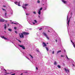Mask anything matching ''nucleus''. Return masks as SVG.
<instances>
[{
    "label": "nucleus",
    "mask_w": 75,
    "mask_h": 75,
    "mask_svg": "<svg viewBox=\"0 0 75 75\" xmlns=\"http://www.w3.org/2000/svg\"><path fill=\"white\" fill-rule=\"evenodd\" d=\"M5 73H6V74H10L9 73H7V72H5Z\"/></svg>",
    "instance_id": "obj_30"
},
{
    "label": "nucleus",
    "mask_w": 75,
    "mask_h": 75,
    "mask_svg": "<svg viewBox=\"0 0 75 75\" xmlns=\"http://www.w3.org/2000/svg\"><path fill=\"white\" fill-rule=\"evenodd\" d=\"M47 44H48V43H47Z\"/></svg>",
    "instance_id": "obj_55"
},
{
    "label": "nucleus",
    "mask_w": 75,
    "mask_h": 75,
    "mask_svg": "<svg viewBox=\"0 0 75 75\" xmlns=\"http://www.w3.org/2000/svg\"><path fill=\"white\" fill-rule=\"evenodd\" d=\"M5 16H6V15H7V13H5Z\"/></svg>",
    "instance_id": "obj_28"
},
{
    "label": "nucleus",
    "mask_w": 75,
    "mask_h": 75,
    "mask_svg": "<svg viewBox=\"0 0 75 75\" xmlns=\"http://www.w3.org/2000/svg\"><path fill=\"white\" fill-rule=\"evenodd\" d=\"M42 34L43 35H45V37H46L47 38V39H48V40H49V39H50L48 37V35H47V34H46V33H45V32H43Z\"/></svg>",
    "instance_id": "obj_2"
},
{
    "label": "nucleus",
    "mask_w": 75,
    "mask_h": 75,
    "mask_svg": "<svg viewBox=\"0 0 75 75\" xmlns=\"http://www.w3.org/2000/svg\"><path fill=\"white\" fill-rule=\"evenodd\" d=\"M19 46L20 47H21V48H22L23 49V50H25V47L23 46V45H19Z\"/></svg>",
    "instance_id": "obj_3"
},
{
    "label": "nucleus",
    "mask_w": 75,
    "mask_h": 75,
    "mask_svg": "<svg viewBox=\"0 0 75 75\" xmlns=\"http://www.w3.org/2000/svg\"><path fill=\"white\" fill-rule=\"evenodd\" d=\"M23 8H25V9L26 8L24 7H23Z\"/></svg>",
    "instance_id": "obj_44"
},
{
    "label": "nucleus",
    "mask_w": 75,
    "mask_h": 75,
    "mask_svg": "<svg viewBox=\"0 0 75 75\" xmlns=\"http://www.w3.org/2000/svg\"><path fill=\"white\" fill-rule=\"evenodd\" d=\"M54 54V51H53L52 54Z\"/></svg>",
    "instance_id": "obj_31"
},
{
    "label": "nucleus",
    "mask_w": 75,
    "mask_h": 75,
    "mask_svg": "<svg viewBox=\"0 0 75 75\" xmlns=\"http://www.w3.org/2000/svg\"><path fill=\"white\" fill-rule=\"evenodd\" d=\"M1 38H2L3 39H4V40H8V39L4 37V36H1Z\"/></svg>",
    "instance_id": "obj_7"
},
{
    "label": "nucleus",
    "mask_w": 75,
    "mask_h": 75,
    "mask_svg": "<svg viewBox=\"0 0 75 75\" xmlns=\"http://www.w3.org/2000/svg\"><path fill=\"white\" fill-rule=\"evenodd\" d=\"M26 15H28V13H27L26 14Z\"/></svg>",
    "instance_id": "obj_49"
},
{
    "label": "nucleus",
    "mask_w": 75,
    "mask_h": 75,
    "mask_svg": "<svg viewBox=\"0 0 75 75\" xmlns=\"http://www.w3.org/2000/svg\"><path fill=\"white\" fill-rule=\"evenodd\" d=\"M8 26H9V24H7V26L8 27Z\"/></svg>",
    "instance_id": "obj_37"
},
{
    "label": "nucleus",
    "mask_w": 75,
    "mask_h": 75,
    "mask_svg": "<svg viewBox=\"0 0 75 75\" xmlns=\"http://www.w3.org/2000/svg\"><path fill=\"white\" fill-rule=\"evenodd\" d=\"M57 62H56V61L54 62V65H57Z\"/></svg>",
    "instance_id": "obj_16"
},
{
    "label": "nucleus",
    "mask_w": 75,
    "mask_h": 75,
    "mask_svg": "<svg viewBox=\"0 0 75 75\" xmlns=\"http://www.w3.org/2000/svg\"><path fill=\"white\" fill-rule=\"evenodd\" d=\"M69 22H70V19H69L68 21L67 24L68 25H69Z\"/></svg>",
    "instance_id": "obj_9"
},
{
    "label": "nucleus",
    "mask_w": 75,
    "mask_h": 75,
    "mask_svg": "<svg viewBox=\"0 0 75 75\" xmlns=\"http://www.w3.org/2000/svg\"><path fill=\"white\" fill-rule=\"evenodd\" d=\"M20 4V2H19L18 3V4Z\"/></svg>",
    "instance_id": "obj_35"
},
{
    "label": "nucleus",
    "mask_w": 75,
    "mask_h": 75,
    "mask_svg": "<svg viewBox=\"0 0 75 75\" xmlns=\"http://www.w3.org/2000/svg\"><path fill=\"white\" fill-rule=\"evenodd\" d=\"M18 6H20V4H18Z\"/></svg>",
    "instance_id": "obj_38"
},
{
    "label": "nucleus",
    "mask_w": 75,
    "mask_h": 75,
    "mask_svg": "<svg viewBox=\"0 0 75 75\" xmlns=\"http://www.w3.org/2000/svg\"><path fill=\"white\" fill-rule=\"evenodd\" d=\"M31 30L32 29H30Z\"/></svg>",
    "instance_id": "obj_58"
},
{
    "label": "nucleus",
    "mask_w": 75,
    "mask_h": 75,
    "mask_svg": "<svg viewBox=\"0 0 75 75\" xmlns=\"http://www.w3.org/2000/svg\"><path fill=\"white\" fill-rule=\"evenodd\" d=\"M36 69L38 70V68L37 67H36Z\"/></svg>",
    "instance_id": "obj_46"
},
{
    "label": "nucleus",
    "mask_w": 75,
    "mask_h": 75,
    "mask_svg": "<svg viewBox=\"0 0 75 75\" xmlns=\"http://www.w3.org/2000/svg\"><path fill=\"white\" fill-rule=\"evenodd\" d=\"M30 15V14H28V15Z\"/></svg>",
    "instance_id": "obj_56"
},
{
    "label": "nucleus",
    "mask_w": 75,
    "mask_h": 75,
    "mask_svg": "<svg viewBox=\"0 0 75 75\" xmlns=\"http://www.w3.org/2000/svg\"><path fill=\"white\" fill-rule=\"evenodd\" d=\"M37 51L38 52H39V50H37Z\"/></svg>",
    "instance_id": "obj_48"
},
{
    "label": "nucleus",
    "mask_w": 75,
    "mask_h": 75,
    "mask_svg": "<svg viewBox=\"0 0 75 75\" xmlns=\"http://www.w3.org/2000/svg\"><path fill=\"white\" fill-rule=\"evenodd\" d=\"M64 56H63V55H61V57H64Z\"/></svg>",
    "instance_id": "obj_40"
},
{
    "label": "nucleus",
    "mask_w": 75,
    "mask_h": 75,
    "mask_svg": "<svg viewBox=\"0 0 75 75\" xmlns=\"http://www.w3.org/2000/svg\"><path fill=\"white\" fill-rule=\"evenodd\" d=\"M15 4H17V2H14Z\"/></svg>",
    "instance_id": "obj_26"
},
{
    "label": "nucleus",
    "mask_w": 75,
    "mask_h": 75,
    "mask_svg": "<svg viewBox=\"0 0 75 75\" xmlns=\"http://www.w3.org/2000/svg\"><path fill=\"white\" fill-rule=\"evenodd\" d=\"M23 33H21V35L19 33V35L20 37V38H24V35H28L30 34L29 33H28L25 32H23Z\"/></svg>",
    "instance_id": "obj_1"
},
{
    "label": "nucleus",
    "mask_w": 75,
    "mask_h": 75,
    "mask_svg": "<svg viewBox=\"0 0 75 75\" xmlns=\"http://www.w3.org/2000/svg\"><path fill=\"white\" fill-rule=\"evenodd\" d=\"M4 70L6 71V70L5 69H4Z\"/></svg>",
    "instance_id": "obj_41"
},
{
    "label": "nucleus",
    "mask_w": 75,
    "mask_h": 75,
    "mask_svg": "<svg viewBox=\"0 0 75 75\" xmlns=\"http://www.w3.org/2000/svg\"><path fill=\"white\" fill-rule=\"evenodd\" d=\"M21 75H23V73L21 74Z\"/></svg>",
    "instance_id": "obj_52"
},
{
    "label": "nucleus",
    "mask_w": 75,
    "mask_h": 75,
    "mask_svg": "<svg viewBox=\"0 0 75 75\" xmlns=\"http://www.w3.org/2000/svg\"><path fill=\"white\" fill-rule=\"evenodd\" d=\"M43 46L44 47L45 46H47V45L46 44H45V43L43 42Z\"/></svg>",
    "instance_id": "obj_5"
},
{
    "label": "nucleus",
    "mask_w": 75,
    "mask_h": 75,
    "mask_svg": "<svg viewBox=\"0 0 75 75\" xmlns=\"http://www.w3.org/2000/svg\"><path fill=\"white\" fill-rule=\"evenodd\" d=\"M66 57H67V59H69V58H68V56H66Z\"/></svg>",
    "instance_id": "obj_32"
},
{
    "label": "nucleus",
    "mask_w": 75,
    "mask_h": 75,
    "mask_svg": "<svg viewBox=\"0 0 75 75\" xmlns=\"http://www.w3.org/2000/svg\"><path fill=\"white\" fill-rule=\"evenodd\" d=\"M38 14H39V15H40V14H41V11L40 10H39Z\"/></svg>",
    "instance_id": "obj_10"
},
{
    "label": "nucleus",
    "mask_w": 75,
    "mask_h": 75,
    "mask_svg": "<svg viewBox=\"0 0 75 75\" xmlns=\"http://www.w3.org/2000/svg\"><path fill=\"white\" fill-rule=\"evenodd\" d=\"M6 27H7V25H6V24H5L4 25V28L5 30H6Z\"/></svg>",
    "instance_id": "obj_8"
},
{
    "label": "nucleus",
    "mask_w": 75,
    "mask_h": 75,
    "mask_svg": "<svg viewBox=\"0 0 75 75\" xmlns=\"http://www.w3.org/2000/svg\"><path fill=\"white\" fill-rule=\"evenodd\" d=\"M73 65L74 66V64H73Z\"/></svg>",
    "instance_id": "obj_59"
},
{
    "label": "nucleus",
    "mask_w": 75,
    "mask_h": 75,
    "mask_svg": "<svg viewBox=\"0 0 75 75\" xmlns=\"http://www.w3.org/2000/svg\"><path fill=\"white\" fill-rule=\"evenodd\" d=\"M2 9L3 10H5V9H3V8H2Z\"/></svg>",
    "instance_id": "obj_36"
},
{
    "label": "nucleus",
    "mask_w": 75,
    "mask_h": 75,
    "mask_svg": "<svg viewBox=\"0 0 75 75\" xmlns=\"http://www.w3.org/2000/svg\"><path fill=\"white\" fill-rule=\"evenodd\" d=\"M12 23V24H14V23Z\"/></svg>",
    "instance_id": "obj_53"
},
{
    "label": "nucleus",
    "mask_w": 75,
    "mask_h": 75,
    "mask_svg": "<svg viewBox=\"0 0 75 75\" xmlns=\"http://www.w3.org/2000/svg\"><path fill=\"white\" fill-rule=\"evenodd\" d=\"M23 8H25V9L26 8L24 7H23Z\"/></svg>",
    "instance_id": "obj_43"
},
{
    "label": "nucleus",
    "mask_w": 75,
    "mask_h": 75,
    "mask_svg": "<svg viewBox=\"0 0 75 75\" xmlns=\"http://www.w3.org/2000/svg\"><path fill=\"white\" fill-rule=\"evenodd\" d=\"M4 75H7V74H4Z\"/></svg>",
    "instance_id": "obj_57"
},
{
    "label": "nucleus",
    "mask_w": 75,
    "mask_h": 75,
    "mask_svg": "<svg viewBox=\"0 0 75 75\" xmlns=\"http://www.w3.org/2000/svg\"><path fill=\"white\" fill-rule=\"evenodd\" d=\"M42 10V8H40V9L39 10H40H40Z\"/></svg>",
    "instance_id": "obj_20"
},
{
    "label": "nucleus",
    "mask_w": 75,
    "mask_h": 75,
    "mask_svg": "<svg viewBox=\"0 0 75 75\" xmlns=\"http://www.w3.org/2000/svg\"><path fill=\"white\" fill-rule=\"evenodd\" d=\"M14 24H15V25H16L17 24H18L17 23H14Z\"/></svg>",
    "instance_id": "obj_34"
},
{
    "label": "nucleus",
    "mask_w": 75,
    "mask_h": 75,
    "mask_svg": "<svg viewBox=\"0 0 75 75\" xmlns=\"http://www.w3.org/2000/svg\"><path fill=\"white\" fill-rule=\"evenodd\" d=\"M34 21H35V22L36 23H37V21H36V20H34Z\"/></svg>",
    "instance_id": "obj_22"
},
{
    "label": "nucleus",
    "mask_w": 75,
    "mask_h": 75,
    "mask_svg": "<svg viewBox=\"0 0 75 75\" xmlns=\"http://www.w3.org/2000/svg\"><path fill=\"white\" fill-rule=\"evenodd\" d=\"M71 42H72V41L71 40Z\"/></svg>",
    "instance_id": "obj_51"
},
{
    "label": "nucleus",
    "mask_w": 75,
    "mask_h": 75,
    "mask_svg": "<svg viewBox=\"0 0 75 75\" xmlns=\"http://www.w3.org/2000/svg\"><path fill=\"white\" fill-rule=\"evenodd\" d=\"M33 24H35V23L33 22Z\"/></svg>",
    "instance_id": "obj_47"
},
{
    "label": "nucleus",
    "mask_w": 75,
    "mask_h": 75,
    "mask_svg": "<svg viewBox=\"0 0 75 75\" xmlns=\"http://www.w3.org/2000/svg\"><path fill=\"white\" fill-rule=\"evenodd\" d=\"M72 43L73 44H74L73 46L74 47H75V44H74V43L73 42H72Z\"/></svg>",
    "instance_id": "obj_21"
},
{
    "label": "nucleus",
    "mask_w": 75,
    "mask_h": 75,
    "mask_svg": "<svg viewBox=\"0 0 75 75\" xmlns=\"http://www.w3.org/2000/svg\"><path fill=\"white\" fill-rule=\"evenodd\" d=\"M45 48H46V50H47V51H49V49H48V48H47V47H45Z\"/></svg>",
    "instance_id": "obj_15"
},
{
    "label": "nucleus",
    "mask_w": 75,
    "mask_h": 75,
    "mask_svg": "<svg viewBox=\"0 0 75 75\" xmlns=\"http://www.w3.org/2000/svg\"><path fill=\"white\" fill-rule=\"evenodd\" d=\"M23 8H25V9L26 8L24 7H23Z\"/></svg>",
    "instance_id": "obj_42"
},
{
    "label": "nucleus",
    "mask_w": 75,
    "mask_h": 75,
    "mask_svg": "<svg viewBox=\"0 0 75 75\" xmlns=\"http://www.w3.org/2000/svg\"><path fill=\"white\" fill-rule=\"evenodd\" d=\"M42 28H40V29H39V30H42Z\"/></svg>",
    "instance_id": "obj_29"
},
{
    "label": "nucleus",
    "mask_w": 75,
    "mask_h": 75,
    "mask_svg": "<svg viewBox=\"0 0 75 75\" xmlns=\"http://www.w3.org/2000/svg\"><path fill=\"white\" fill-rule=\"evenodd\" d=\"M5 21V20L3 19H0V22H2L3 23V22H4V21Z\"/></svg>",
    "instance_id": "obj_4"
},
{
    "label": "nucleus",
    "mask_w": 75,
    "mask_h": 75,
    "mask_svg": "<svg viewBox=\"0 0 75 75\" xmlns=\"http://www.w3.org/2000/svg\"><path fill=\"white\" fill-rule=\"evenodd\" d=\"M15 33H16V34H17V31H15Z\"/></svg>",
    "instance_id": "obj_33"
},
{
    "label": "nucleus",
    "mask_w": 75,
    "mask_h": 75,
    "mask_svg": "<svg viewBox=\"0 0 75 75\" xmlns=\"http://www.w3.org/2000/svg\"><path fill=\"white\" fill-rule=\"evenodd\" d=\"M14 29H15V30H16V29H17V28L16 27H15L14 28Z\"/></svg>",
    "instance_id": "obj_27"
},
{
    "label": "nucleus",
    "mask_w": 75,
    "mask_h": 75,
    "mask_svg": "<svg viewBox=\"0 0 75 75\" xmlns=\"http://www.w3.org/2000/svg\"><path fill=\"white\" fill-rule=\"evenodd\" d=\"M8 31H12V30H11V29H8Z\"/></svg>",
    "instance_id": "obj_14"
},
{
    "label": "nucleus",
    "mask_w": 75,
    "mask_h": 75,
    "mask_svg": "<svg viewBox=\"0 0 75 75\" xmlns=\"http://www.w3.org/2000/svg\"><path fill=\"white\" fill-rule=\"evenodd\" d=\"M61 52V50H59L57 52V54H58V53L59 52Z\"/></svg>",
    "instance_id": "obj_12"
},
{
    "label": "nucleus",
    "mask_w": 75,
    "mask_h": 75,
    "mask_svg": "<svg viewBox=\"0 0 75 75\" xmlns=\"http://www.w3.org/2000/svg\"><path fill=\"white\" fill-rule=\"evenodd\" d=\"M28 4H24V6L25 7H26V6H28Z\"/></svg>",
    "instance_id": "obj_18"
},
{
    "label": "nucleus",
    "mask_w": 75,
    "mask_h": 75,
    "mask_svg": "<svg viewBox=\"0 0 75 75\" xmlns=\"http://www.w3.org/2000/svg\"><path fill=\"white\" fill-rule=\"evenodd\" d=\"M29 55L30 57H31V58H33V56H32V55H31L30 54Z\"/></svg>",
    "instance_id": "obj_17"
},
{
    "label": "nucleus",
    "mask_w": 75,
    "mask_h": 75,
    "mask_svg": "<svg viewBox=\"0 0 75 75\" xmlns=\"http://www.w3.org/2000/svg\"><path fill=\"white\" fill-rule=\"evenodd\" d=\"M5 22H6V23H7V20L5 21Z\"/></svg>",
    "instance_id": "obj_45"
},
{
    "label": "nucleus",
    "mask_w": 75,
    "mask_h": 75,
    "mask_svg": "<svg viewBox=\"0 0 75 75\" xmlns=\"http://www.w3.org/2000/svg\"><path fill=\"white\" fill-rule=\"evenodd\" d=\"M64 3V4H65L66 3H67V1H64V0H63L62 1Z\"/></svg>",
    "instance_id": "obj_11"
},
{
    "label": "nucleus",
    "mask_w": 75,
    "mask_h": 75,
    "mask_svg": "<svg viewBox=\"0 0 75 75\" xmlns=\"http://www.w3.org/2000/svg\"><path fill=\"white\" fill-rule=\"evenodd\" d=\"M18 40V41H19V42H20V43L21 42V41H20Z\"/></svg>",
    "instance_id": "obj_24"
},
{
    "label": "nucleus",
    "mask_w": 75,
    "mask_h": 75,
    "mask_svg": "<svg viewBox=\"0 0 75 75\" xmlns=\"http://www.w3.org/2000/svg\"><path fill=\"white\" fill-rule=\"evenodd\" d=\"M33 13L34 14H36V12H35L34 11Z\"/></svg>",
    "instance_id": "obj_23"
},
{
    "label": "nucleus",
    "mask_w": 75,
    "mask_h": 75,
    "mask_svg": "<svg viewBox=\"0 0 75 75\" xmlns=\"http://www.w3.org/2000/svg\"><path fill=\"white\" fill-rule=\"evenodd\" d=\"M16 75V74H15V73L12 74H11V75Z\"/></svg>",
    "instance_id": "obj_25"
},
{
    "label": "nucleus",
    "mask_w": 75,
    "mask_h": 75,
    "mask_svg": "<svg viewBox=\"0 0 75 75\" xmlns=\"http://www.w3.org/2000/svg\"><path fill=\"white\" fill-rule=\"evenodd\" d=\"M48 32H50V30H48Z\"/></svg>",
    "instance_id": "obj_54"
},
{
    "label": "nucleus",
    "mask_w": 75,
    "mask_h": 75,
    "mask_svg": "<svg viewBox=\"0 0 75 75\" xmlns=\"http://www.w3.org/2000/svg\"><path fill=\"white\" fill-rule=\"evenodd\" d=\"M57 67L59 68H61V66H60L59 65H58L57 66Z\"/></svg>",
    "instance_id": "obj_13"
},
{
    "label": "nucleus",
    "mask_w": 75,
    "mask_h": 75,
    "mask_svg": "<svg viewBox=\"0 0 75 75\" xmlns=\"http://www.w3.org/2000/svg\"><path fill=\"white\" fill-rule=\"evenodd\" d=\"M37 3H40V1L39 0H38L37 1Z\"/></svg>",
    "instance_id": "obj_19"
},
{
    "label": "nucleus",
    "mask_w": 75,
    "mask_h": 75,
    "mask_svg": "<svg viewBox=\"0 0 75 75\" xmlns=\"http://www.w3.org/2000/svg\"><path fill=\"white\" fill-rule=\"evenodd\" d=\"M56 42H57V40H56Z\"/></svg>",
    "instance_id": "obj_50"
},
{
    "label": "nucleus",
    "mask_w": 75,
    "mask_h": 75,
    "mask_svg": "<svg viewBox=\"0 0 75 75\" xmlns=\"http://www.w3.org/2000/svg\"><path fill=\"white\" fill-rule=\"evenodd\" d=\"M65 71H66V72H69V70L68 69H64Z\"/></svg>",
    "instance_id": "obj_6"
},
{
    "label": "nucleus",
    "mask_w": 75,
    "mask_h": 75,
    "mask_svg": "<svg viewBox=\"0 0 75 75\" xmlns=\"http://www.w3.org/2000/svg\"><path fill=\"white\" fill-rule=\"evenodd\" d=\"M3 7H6V6H3Z\"/></svg>",
    "instance_id": "obj_39"
}]
</instances>
